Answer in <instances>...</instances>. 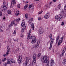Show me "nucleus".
<instances>
[{"instance_id": "obj_1", "label": "nucleus", "mask_w": 66, "mask_h": 66, "mask_svg": "<svg viewBox=\"0 0 66 66\" xmlns=\"http://www.w3.org/2000/svg\"><path fill=\"white\" fill-rule=\"evenodd\" d=\"M32 29H29V33H28L27 38L28 40H29V39H31V43L32 44H35V45L33 46V48L34 49H37L39 46V44L40 43V41L39 40H38L36 42V38L34 36H32L30 34L31 32H32Z\"/></svg>"}, {"instance_id": "obj_2", "label": "nucleus", "mask_w": 66, "mask_h": 66, "mask_svg": "<svg viewBox=\"0 0 66 66\" xmlns=\"http://www.w3.org/2000/svg\"><path fill=\"white\" fill-rule=\"evenodd\" d=\"M64 38V37H62L60 38V39L59 40V36H57L56 38V44H57L58 43V46H60L61 44L63 42V38Z\"/></svg>"}, {"instance_id": "obj_3", "label": "nucleus", "mask_w": 66, "mask_h": 66, "mask_svg": "<svg viewBox=\"0 0 66 66\" xmlns=\"http://www.w3.org/2000/svg\"><path fill=\"white\" fill-rule=\"evenodd\" d=\"M16 62L15 60L13 59H8L7 60V62H5L4 63V66H6L7 64H12V63H15Z\"/></svg>"}, {"instance_id": "obj_4", "label": "nucleus", "mask_w": 66, "mask_h": 66, "mask_svg": "<svg viewBox=\"0 0 66 66\" xmlns=\"http://www.w3.org/2000/svg\"><path fill=\"white\" fill-rule=\"evenodd\" d=\"M24 25H25V23H24V20H22V21L21 26L22 27H23V28L22 29V30L21 31V33H23L24 32V30L26 29V26Z\"/></svg>"}, {"instance_id": "obj_5", "label": "nucleus", "mask_w": 66, "mask_h": 66, "mask_svg": "<svg viewBox=\"0 0 66 66\" xmlns=\"http://www.w3.org/2000/svg\"><path fill=\"white\" fill-rule=\"evenodd\" d=\"M56 20L60 21L63 19V15L62 14H59L55 17Z\"/></svg>"}, {"instance_id": "obj_6", "label": "nucleus", "mask_w": 66, "mask_h": 66, "mask_svg": "<svg viewBox=\"0 0 66 66\" xmlns=\"http://www.w3.org/2000/svg\"><path fill=\"white\" fill-rule=\"evenodd\" d=\"M26 61L23 64V66H27V64H28L29 61H30V58L28 57H26Z\"/></svg>"}, {"instance_id": "obj_7", "label": "nucleus", "mask_w": 66, "mask_h": 66, "mask_svg": "<svg viewBox=\"0 0 66 66\" xmlns=\"http://www.w3.org/2000/svg\"><path fill=\"white\" fill-rule=\"evenodd\" d=\"M22 62V57H21V55H20L18 57V62L19 64H21Z\"/></svg>"}, {"instance_id": "obj_8", "label": "nucleus", "mask_w": 66, "mask_h": 66, "mask_svg": "<svg viewBox=\"0 0 66 66\" xmlns=\"http://www.w3.org/2000/svg\"><path fill=\"white\" fill-rule=\"evenodd\" d=\"M54 40L53 39L51 41L50 43V46L49 49V50H50L51 49V48H52V44H53V41H54Z\"/></svg>"}, {"instance_id": "obj_9", "label": "nucleus", "mask_w": 66, "mask_h": 66, "mask_svg": "<svg viewBox=\"0 0 66 66\" xmlns=\"http://www.w3.org/2000/svg\"><path fill=\"white\" fill-rule=\"evenodd\" d=\"M44 17L46 19H47L50 17V14L48 13H47L45 15Z\"/></svg>"}, {"instance_id": "obj_10", "label": "nucleus", "mask_w": 66, "mask_h": 66, "mask_svg": "<svg viewBox=\"0 0 66 66\" xmlns=\"http://www.w3.org/2000/svg\"><path fill=\"white\" fill-rule=\"evenodd\" d=\"M66 50V48L65 47H64L63 50L62 52L61 53V56H63V55L65 53V50Z\"/></svg>"}, {"instance_id": "obj_11", "label": "nucleus", "mask_w": 66, "mask_h": 66, "mask_svg": "<svg viewBox=\"0 0 66 66\" xmlns=\"http://www.w3.org/2000/svg\"><path fill=\"white\" fill-rule=\"evenodd\" d=\"M33 61H36V54L35 53L33 55Z\"/></svg>"}, {"instance_id": "obj_12", "label": "nucleus", "mask_w": 66, "mask_h": 66, "mask_svg": "<svg viewBox=\"0 0 66 66\" xmlns=\"http://www.w3.org/2000/svg\"><path fill=\"white\" fill-rule=\"evenodd\" d=\"M15 23V20H13L11 22V24L9 25L10 27H11V26H12L14 23Z\"/></svg>"}, {"instance_id": "obj_13", "label": "nucleus", "mask_w": 66, "mask_h": 66, "mask_svg": "<svg viewBox=\"0 0 66 66\" xmlns=\"http://www.w3.org/2000/svg\"><path fill=\"white\" fill-rule=\"evenodd\" d=\"M15 23V20H13L11 22V24L9 25L10 27H11V26H12L14 23Z\"/></svg>"}, {"instance_id": "obj_14", "label": "nucleus", "mask_w": 66, "mask_h": 66, "mask_svg": "<svg viewBox=\"0 0 66 66\" xmlns=\"http://www.w3.org/2000/svg\"><path fill=\"white\" fill-rule=\"evenodd\" d=\"M30 25L31 28L33 30H34V24H33L32 23H31L30 24Z\"/></svg>"}, {"instance_id": "obj_15", "label": "nucleus", "mask_w": 66, "mask_h": 66, "mask_svg": "<svg viewBox=\"0 0 66 66\" xmlns=\"http://www.w3.org/2000/svg\"><path fill=\"white\" fill-rule=\"evenodd\" d=\"M9 53H10V47L8 46L7 47V51L6 53L8 55L9 54Z\"/></svg>"}, {"instance_id": "obj_16", "label": "nucleus", "mask_w": 66, "mask_h": 66, "mask_svg": "<svg viewBox=\"0 0 66 66\" xmlns=\"http://www.w3.org/2000/svg\"><path fill=\"white\" fill-rule=\"evenodd\" d=\"M43 30L41 29H40L39 31V32L40 34H43Z\"/></svg>"}, {"instance_id": "obj_17", "label": "nucleus", "mask_w": 66, "mask_h": 66, "mask_svg": "<svg viewBox=\"0 0 66 66\" xmlns=\"http://www.w3.org/2000/svg\"><path fill=\"white\" fill-rule=\"evenodd\" d=\"M33 20V18H31L28 21V23H31L32 21Z\"/></svg>"}, {"instance_id": "obj_18", "label": "nucleus", "mask_w": 66, "mask_h": 66, "mask_svg": "<svg viewBox=\"0 0 66 66\" xmlns=\"http://www.w3.org/2000/svg\"><path fill=\"white\" fill-rule=\"evenodd\" d=\"M63 65H66V59L63 60Z\"/></svg>"}, {"instance_id": "obj_19", "label": "nucleus", "mask_w": 66, "mask_h": 66, "mask_svg": "<svg viewBox=\"0 0 66 66\" xmlns=\"http://www.w3.org/2000/svg\"><path fill=\"white\" fill-rule=\"evenodd\" d=\"M3 7L5 10H6L7 9V5H4L3 6Z\"/></svg>"}, {"instance_id": "obj_20", "label": "nucleus", "mask_w": 66, "mask_h": 66, "mask_svg": "<svg viewBox=\"0 0 66 66\" xmlns=\"http://www.w3.org/2000/svg\"><path fill=\"white\" fill-rule=\"evenodd\" d=\"M36 64V61H33L32 63V65L34 66V65H35V64Z\"/></svg>"}, {"instance_id": "obj_21", "label": "nucleus", "mask_w": 66, "mask_h": 66, "mask_svg": "<svg viewBox=\"0 0 66 66\" xmlns=\"http://www.w3.org/2000/svg\"><path fill=\"white\" fill-rule=\"evenodd\" d=\"M7 13L8 14H11L12 13V11L10 10H8L7 11Z\"/></svg>"}, {"instance_id": "obj_22", "label": "nucleus", "mask_w": 66, "mask_h": 66, "mask_svg": "<svg viewBox=\"0 0 66 66\" xmlns=\"http://www.w3.org/2000/svg\"><path fill=\"white\" fill-rule=\"evenodd\" d=\"M19 11H17L15 13V15L16 16H18L19 15Z\"/></svg>"}, {"instance_id": "obj_23", "label": "nucleus", "mask_w": 66, "mask_h": 66, "mask_svg": "<svg viewBox=\"0 0 66 66\" xmlns=\"http://www.w3.org/2000/svg\"><path fill=\"white\" fill-rule=\"evenodd\" d=\"M50 38L51 40L52 38V35L51 34H50Z\"/></svg>"}, {"instance_id": "obj_24", "label": "nucleus", "mask_w": 66, "mask_h": 66, "mask_svg": "<svg viewBox=\"0 0 66 66\" xmlns=\"http://www.w3.org/2000/svg\"><path fill=\"white\" fill-rule=\"evenodd\" d=\"M4 10H5V9H4V8H3V7L1 8V12H4Z\"/></svg>"}, {"instance_id": "obj_25", "label": "nucleus", "mask_w": 66, "mask_h": 66, "mask_svg": "<svg viewBox=\"0 0 66 66\" xmlns=\"http://www.w3.org/2000/svg\"><path fill=\"white\" fill-rule=\"evenodd\" d=\"M61 4L59 5L58 6V9H59V10L60 9V8H61Z\"/></svg>"}, {"instance_id": "obj_26", "label": "nucleus", "mask_w": 66, "mask_h": 66, "mask_svg": "<svg viewBox=\"0 0 66 66\" xmlns=\"http://www.w3.org/2000/svg\"><path fill=\"white\" fill-rule=\"evenodd\" d=\"M51 63L52 64H53L54 62V60H53V59H52L51 60Z\"/></svg>"}, {"instance_id": "obj_27", "label": "nucleus", "mask_w": 66, "mask_h": 66, "mask_svg": "<svg viewBox=\"0 0 66 66\" xmlns=\"http://www.w3.org/2000/svg\"><path fill=\"white\" fill-rule=\"evenodd\" d=\"M17 51H19V48H17V49L16 51L14 52V53H15V54H16V53H17Z\"/></svg>"}, {"instance_id": "obj_28", "label": "nucleus", "mask_w": 66, "mask_h": 66, "mask_svg": "<svg viewBox=\"0 0 66 66\" xmlns=\"http://www.w3.org/2000/svg\"><path fill=\"white\" fill-rule=\"evenodd\" d=\"M14 6V4L11 3V5L10 6L11 7H13Z\"/></svg>"}, {"instance_id": "obj_29", "label": "nucleus", "mask_w": 66, "mask_h": 66, "mask_svg": "<svg viewBox=\"0 0 66 66\" xmlns=\"http://www.w3.org/2000/svg\"><path fill=\"white\" fill-rule=\"evenodd\" d=\"M6 60V58H4L2 59V61H3V62H5Z\"/></svg>"}, {"instance_id": "obj_30", "label": "nucleus", "mask_w": 66, "mask_h": 66, "mask_svg": "<svg viewBox=\"0 0 66 66\" xmlns=\"http://www.w3.org/2000/svg\"><path fill=\"white\" fill-rule=\"evenodd\" d=\"M25 17L26 19L28 18V15L27 14H25Z\"/></svg>"}, {"instance_id": "obj_31", "label": "nucleus", "mask_w": 66, "mask_h": 66, "mask_svg": "<svg viewBox=\"0 0 66 66\" xmlns=\"http://www.w3.org/2000/svg\"><path fill=\"white\" fill-rule=\"evenodd\" d=\"M12 2L13 4H16V3L15 0H12Z\"/></svg>"}, {"instance_id": "obj_32", "label": "nucleus", "mask_w": 66, "mask_h": 66, "mask_svg": "<svg viewBox=\"0 0 66 66\" xmlns=\"http://www.w3.org/2000/svg\"><path fill=\"white\" fill-rule=\"evenodd\" d=\"M26 5H28V4H30V3L29 2L27 1L26 2Z\"/></svg>"}, {"instance_id": "obj_33", "label": "nucleus", "mask_w": 66, "mask_h": 66, "mask_svg": "<svg viewBox=\"0 0 66 66\" xmlns=\"http://www.w3.org/2000/svg\"><path fill=\"white\" fill-rule=\"evenodd\" d=\"M28 8V5H26L24 7V9H27Z\"/></svg>"}, {"instance_id": "obj_34", "label": "nucleus", "mask_w": 66, "mask_h": 66, "mask_svg": "<svg viewBox=\"0 0 66 66\" xmlns=\"http://www.w3.org/2000/svg\"><path fill=\"white\" fill-rule=\"evenodd\" d=\"M16 21H20V18H19L16 20Z\"/></svg>"}, {"instance_id": "obj_35", "label": "nucleus", "mask_w": 66, "mask_h": 66, "mask_svg": "<svg viewBox=\"0 0 66 66\" xmlns=\"http://www.w3.org/2000/svg\"><path fill=\"white\" fill-rule=\"evenodd\" d=\"M20 44L21 46H22L23 45V43H22V42H20Z\"/></svg>"}, {"instance_id": "obj_36", "label": "nucleus", "mask_w": 66, "mask_h": 66, "mask_svg": "<svg viewBox=\"0 0 66 66\" xmlns=\"http://www.w3.org/2000/svg\"><path fill=\"white\" fill-rule=\"evenodd\" d=\"M32 7V5H30L29 6V9H30V8H31Z\"/></svg>"}, {"instance_id": "obj_37", "label": "nucleus", "mask_w": 66, "mask_h": 66, "mask_svg": "<svg viewBox=\"0 0 66 66\" xmlns=\"http://www.w3.org/2000/svg\"><path fill=\"white\" fill-rule=\"evenodd\" d=\"M8 55L7 54H5L3 55L4 56H7Z\"/></svg>"}, {"instance_id": "obj_38", "label": "nucleus", "mask_w": 66, "mask_h": 66, "mask_svg": "<svg viewBox=\"0 0 66 66\" xmlns=\"http://www.w3.org/2000/svg\"><path fill=\"white\" fill-rule=\"evenodd\" d=\"M52 2H50V5H49V6L48 7H50V6H51V5H50V4H52Z\"/></svg>"}, {"instance_id": "obj_39", "label": "nucleus", "mask_w": 66, "mask_h": 66, "mask_svg": "<svg viewBox=\"0 0 66 66\" xmlns=\"http://www.w3.org/2000/svg\"><path fill=\"white\" fill-rule=\"evenodd\" d=\"M42 13H43V11H41L40 12H39L38 13V14H42Z\"/></svg>"}, {"instance_id": "obj_40", "label": "nucleus", "mask_w": 66, "mask_h": 66, "mask_svg": "<svg viewBox=\"0 0 66 66\" xmlns=\"http://www.w3.org/2000/svg\"><path fill=\"white\" fill-rule=\"evenodd\" d=\"M20 5L19 4H18L17 5V7L19 9L20 8Z\"/></svg>"}, {"instance_id": "obj_41", "label": "nucleus", "mask_w": 66, "mask_h": 66, "mask_svg": "<svg viewBox=\"0 0 66 66\" xmlns=\"http://www.w3.org/2000/svg\"><path fill=\"white\" fill-rule=\"evenodd\" d=\"M2 13L1 12H0V16H2Z\"/></svg>"}, {"instance_id": "obj_42", "label": "nucleus", "mask_w": 66, "mask_h": 66, "mask_svg": "<svg viewBox=\"0 0 66 66\" xmlns=\"http://www.w3.org/2000/svg\"><path fill=\"white\" fill-rule=\"evenodd\" d=\"M40 55H41V54L40 53H39L38 54V57H39V56H40Z\"/></svg>"}, {"instance_id": "obj_43", "label": "nucleus", "mask_w": 66, "mask_h": 66, "mask_svg": "<svg viewBox=\"0 0 66 66\" xmlns=\"http://www.w3.org/2000/svg\"><path fill=\"white\" fill-rule=\"evenodd\" d=\"M54 66V64L53 63H51V65L50 66Z\"/></svg>"}, {"instance_id": "obj_44", "label": "nucleus", "mask_w": 66, "mask_h": 66, "mask_svg": "<svg viewBox=\"0 0 66 66\" xmlns=\"http://www.w3.org/2000/svg\"><path fill=\"white\" fill-rule=\"evenodd\" d=\"M64 24V22H62V23H61V25L62 26H63Z\"/></svg>"}, {"instance_id": "obj_45", "label": "nucleus", "mask_w": 66, "mask_h": 66, "mask_svg": "<svg viewBox=\"0 0 66 66\" xmlns=\"http://www.w3.org/2000/svg\"><path fill=\"white\" fill-rule=\"evenodd\" d=\"M6 4V2H5V1H4L3 2V4Z\"/></svg>"}, {"instance_id": "obj_46", "label": "nucleus", "mask_w": 66, "mask_h": 66, "mask_svg": "<svg viewBox=\"0 0 66 66\" xmlns=\"http://www.w3.org/2000/svg\"><path fill=\"white\" fill-rule=\"evenodd\" d=\"M64 10H66V5H65V6H64Z\"/></svg>"}, {"instance_id": "obj_47", "label": "nucleus", "mask_w": 66, "mask_h": 66, "mask_svg": "<svg viewBox=\"0 0 66 66\" xmlns=\"http://www.w3.org/2000/svg\"><path fill=\"white\" fill-rule=\"evenodd\" d=\"M61 10L62 11L61 12L62 14H63V13H64V10H62V9Z\"/></svg>"}, {"instance_id": "obj_48", "label": "nucleus", "mask_w": 66, "mask_h": 66, "mask_svg": "<svg viewBox=\"0 0 66 66\" xmlns=\"http://www.w3.org/2000/svg\"><path fill=\"white\" fill-rule=\"evenodd\" d=\"M21 37H23V35L22 34L21 35Z\"/></svg>"}, {"instance_id": "obj_49", "label": "nucleus", "mask_w": 66, "mask_h": 66, "mask_svg": "<svg viewBox=\"0 0 66 66\" xmlns=\"http://www.w3.org/2000/svg\"><path fill=\"white\" fill-rule=\"evenodd\" d=\"M16 30H14V31L13 32V34H16Z\"/></svg>"}, {"instance_id": "obj_50", "label": "nucleus", "mask_w": 66, "mask_h": 66, "mask_svg": "<svg viewBox=\"0 0 66 66\" xmlns=\"http://www.w3.org/2000/svg\"><path fill=\"white\" fill-rule=\"evenodd\" d=\"M38 20H42V18H38Z\"/></svg>"}, {"instance_id": "obj_51", "label": "nucleus", "mask_w": 66, "mask_h": 66, "mask_svg": "<svg viewBox=\"0 0 66 66\" xmlns=\"http://www.w3.org/2000/svg\"><path fill=\"white\" fill-rule=\"evenodd\" d=\"M34 1H39V0H34Z\"/></svg>"}, {"instance_id": "obj_52", "label": "nucleus", "mask_w": 66, "mask_h": 66, "mask_svg": "<svg viewBox=\"0 0 66 66\" xmlns=\"http://www.w3.org/2000/svg\"><path fill=\"white\" fill-rule=\"evenodd\" d=\"M0 31L1 32H3V30L2 29H0Z\"/></svg>"}, {"instance_id": "obj_53", "label": "nucleus", "mask_w": 66, "mask_h": 66, "mask_svg": "<svg viewBox=\"0 0 66 66\" xmlns=\"http://www.w3.org/2000/svg\"><path fill=\"white\" fill-rule=\"evenodd\" d=\"M56 0H53L54 2H55L56 1Z\"/></svg>"}, {"instance_id": "obj_54", "label": "nucleus", "mask_w": 66, "mask_h": 66, "mask_svg": "<svg viewBox=\"0 0 66 66\" xmlns=\"http://www.w3.org/2000/svg\"><path fill=\"white\" fill-rule=\"evenodd\" d=\"M5 19V18H3V19L4 20Z\"/></svg>"}, {"instance_id": "obj_55", "label": "nucleus", "mask_w": 66, "mask_h": 66, "mask_svg": "<svg viewBox=\"0 0 66 66\" xmlns=\"http://www.w3.org/2000/svg\"><path fill=\"white\" fill-rule=\"evenodd\" d=\"M1 61H0V64H1Z\"/></svg>"}, {"instance_id": "obj_56", "label": "nucleus", "mask_w": 66, "mask_h": 66, "mask_svg": "<svg viewBox=\"0 0 66 66\" xmlns=\"http://www.w3.org/2000/svg\"><path fill=\"white\" fill-rule=\"evenodd\" d=\"M16 41H17V42H18V39H17V40H16Z\"/></svg>"}, {"instance_id": "obj_57", "label": "nucleus", "mask_w": 66, "mask_h": 66, "mask_svg": "<svg viewBox=\"0 0 66 66\" xmlns=\"http://www.w3.org/2000/svg\"><path fill=\"white\" fill-rule=\"evenodd\" d=\"M5 43H6V41H5Z\"/></svg>"}, {"instance_id": "obj_58", "label": "nucleus", "mask_w": 66, "mask_h": 66, "mask_svg": "<svg viewBox=\"0 0 66 66\" xmlns=\"http://www.w3.org/2000/svg\"><path fill=\"white\" fill-rule=\"evenodd\" d=\"M1 46V44H0V46Z\"/></svg>"}, {"instance_id": "obj_59", "label": "nucleus", "mask_w": 66, "mask_h": 66, "mask_svg": "<svg viewBox=\"0 0 66 66\" xmlns=\"http://www.w3.org/2000/svg\"><path fill=\"white\" fill-rule=\"evenodd\" d=\"M47 7H48V6H46Z\"/></svg>"}, {"instance_id": "obj_60", "label": "nucleus", "mask_w": 66, "mask_h": 66, "mask_svg": "<svg viewBox=\"0 0 66 66\" xmlns=\"http://www.w3.org/2000/svg\"><path fill=\"white\" fill-rule=\"evenodd\" d=\"M57 1V0H56Z\"/></svg>"}, {"instance_id": "obj_61", "label": "nucleus", "mask_w": 66, "mask_h": 66, "mask_svg": "<svg viewBox=\"0 0 66 66\" xmlns=\"http://www.w3.org/2000/svg\"><path fill=\"white\" fill-rule=\"evenodd\" d=\"M14 41H15V40H14Z\"/></svg>"}]
</instances>
